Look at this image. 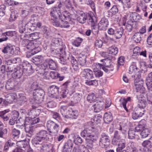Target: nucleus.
Masks as SVG:
<instances>
[{"label":"nucleus","instance_id":"e433bc0d","mask_svg":"<svg viewBox=\"0 0 152 152\" xmlns=\"http://www.w3.org/2000/svg\"><path fill=\"white\" fill-rule=\"evenodd\" d=\"M23 142L22 144V145L21 146V148H23L24 149H23V151H25V152L27 151H30L31 148L30 147V145L27 143H26L24 141H22Z\"/></svg>","mask_w":152,"mask_h":152},{"label":"nucleus","instance_id":"412c9836","mask_svg":"<svg viewBox=\"0 0 152 152\" xmlns=\"http://www.w3.org/2000/svg\"><path fill=\"white\" fill-rule=\"evenodd\" d=\"M137 98L138 99L137 105L138 107L142 109H144L147 104L146 101L144 99H141L140 97L139 96H137Z\"/></svg>","mask_w":152,"mask_h":152},{"label":"nucleus","instance_id":"0e129e2a","mask_svg":"<svg viewBox=\"0 0 152 152\" xmlns=\"http://www.w3.org/2000/svg\"><path fill=\"white\" fill-rule=\"evenodd\" d=\"M127 123L128 121L126 120H124L121 122H120L119 124V127H121H121H122L127 128Z\"/></svg>","mask_w":152,"mask_h":152},{"label":"nucleus","instance_id":"c03bdc74","mask_svg":"<svg viewBox=\"0 0 152 152\" xmlns=\"http://www.w3.org/2000/svg\"><path fill=\"white\" fill-rule=\"evenodd\" d=\"M6 3L9 6H14L17 5L19 2L12 0H7Z\"/></svg>","mask_w":152,"mask_h":152},{"label":"nucleus","instance_id":"4468645a","mask_svg":"<svg viewBox=\"0 0 152 152\" xmlns=\"http://www.w3.org/2000/svg\"><path fill=\"white\" fill-rule=\"evenodd\" d=\"M39 72L41 75L43 76L44 79H49L50 72L47 67H42V69Z\"/></svg>","mask_w":152,"mask_h":152},{"label":"nucleus","instance_id":"a211bd4d","mask_svg":"<svg viewBox=\"0 0 152 152\" xmlns=\"http://www.w3.org/2000/svg\"><path fill=\"white\" fill-rule=\"evenodd\" d=\"M27 19V18L24 19L20 23L19 25V31L20 33H23L25 31L26 29H27V27L26 21Z\"/></svg>","mask_w":152,"mask_h":152},{"label":"nucleus","instance_id":"69168bd1","mask_svg":"<svg viewBox=\"0 0 152 152\" xmlns=\"http://www.w3.org/2000/svg\"><path fill=\"white\" fill-rule=\"evenodd\" d=\"M44 33V36L45 37H47L50 34V32L49 29L47 27L44 28L43 30Z\"/></svg>","mask_w":152,"mask_h":152},{"label":"nucleus","instance_id":"a878e982","mask_svg":"<svg viewBox=\"0 0 152 152\" xmlns=\"http://www.w3.org/2000/svg\"><path fill=\"white\" fill-rule=\"evenodd\" d=\"M35 24H33L30 22H28L27 23L26 27H27V31L30 32V31H34L36 28V27L35 26Z\"/></svg>","mask_w":152,"mask_h":152},{"label":"nucleus","instance_id":"c9c22d12","mask_svg":"<svg viewBox=\"0 0 152 152\" xmlns=\"http://www.w3.org/2000/svg\"><path fill=\"white\" fill-rule=\"evenodd\" d=\"M96 97L94 93L90 94L87 97V100L90 103L94 102L96 99Z\"/></svg>","mask_w":152,"mask_h":152},{"label":"nucleus","instance_id":"6e6d98bb","mask_svg":"<svg viewBox=\"0 0 152 152\" xmlns=\"http://www.w3.org/2000/svg\"><path fill=\"white\" fill-rule=\"evenodd\" d=\"M20 130L15 128H14L12 130V134L14 137H16L20 134Z\"/></svg>","mask_w":152,"mask_h":152},{"label":"nucleus","instance_id":"79ce46f5","mask_svg":"<svg viewBox=\"0 0 152 152\" xmlns=\"http://www.w3.org/2000/svg\"><path fill=\"white\" fill-rule=\"evenodd\" d=\"M101 118L102 116L100 115H98L94 117L93 120L94 121V123L97 124L100 123Z\"/></svg>","mask_w":152,"mask_h":152},{"label":"nucleus","instance_id":"cd10ccee","mask_svg":"<svg viewBox=\"0 0 152 152\" xmlns=\"http://www.w3.org/2000/svg\"><path fill=\"white\" fill-rule=\"evenodd\" d=\"M118 48L115 46H112L108 48L109 53L113 55H116L118 53Z\"/></svg>","mask_w":152,"mask_h":152},{"label":"nucleus","instance_id":"338daca9","mask_svg":"<svg viewBox=\"0 0 152 152\" xmlns=\"http://www.w3.org/2000/svg\"><path fill=\"white\" fill-rule=\"evenodd\" d=\"M33 59L36 61L41 62L43 60V57L41 55L36 56L34 57Z\"/></svg>","mask_w":152,"mask_h":152},{"label":"nucleus","instance_id":"dca6fc26","mask_svg":"<svg viewBox=\"0 0 152 152\" xmlns=\"http://www.w3.org/2000/svg\"><path fill=\"white\" fill-rule=\"evenodd\" d=\"M82 73L83 76L86 79L89 80L94 77L93 72L90 69H84Z\"/></svg>","mask_w":152,"mask_h":152},{"label":"nucleus","instance_id":"a18cd8bd","mask_svg":"<svg viewBox=\"0 0 152 152\" xmlns=\"http://www.w3.org/2000/svg\"><path fill=\"white\" fill-rule=\"evenodd\" d=\"M96 22V19L95 20V22L94 25H92L91 23V22H89V24L91 25L92 27V31L95 34H97L99 31L98 29H99L98 28H97L96 26V25L95 24Z\"/></svg>","mask_w":152,"mask_h":152},{"label":"nucleus","instance_id":"de8ad7c7","mask_svg":"<svg viewBox=\"0 0 152 152\" xmlns=\"http://www.w3.org/2000/svg\"><path fill=\"white\" fill-rule=\"evenodd\" d=\"M23 73L22 71L20 70H18L15 71L14 72V74L17 78H20L22 75Z\"/></svg>","mask_w":152,"mask_h":152},{"label":"nucleus","instance_id":"1a4fd4ad","mask_svg":"<svg viewBox=\"0 0 152 152\" xmlns=\"http://www.w3.org/2000/svg\"><path fill=\"white\" fill-rule=\"evenodd\" d=\"M26 48L28 49L31 50L35 53H37L40 51V48L39 47V43L37 42H34L33 41H29Z\"/></svg>","mask_w":152,"mask_h":152},{"label":"nucleus","instance_id":"4be33fe9","mask_svg":"<svg viewBox=\"0 0 152 152\" xmlns=\"http://www.w3.org/2000/svg\"><path fill=\"white\" fill-rule=\"evenodd\" d=\"M25 122V129L26 132L30 134L29 136H31L33 134V129L32 126L30 124H27Z\"/></svg>","mask_w":152,"mask_h":152},{"label":"nucleus","instance_id":"c756f323","mask_svg":"<svg viewBox=\"0 0 152 152\" xmlns=\"http://www.w3.org/2000/svg\"><path fill=\"white\" fill-rule=\"evenodd\" d=\"M150 132V130L147 128H144L141 131L140 135L142 138H144L148 137Z\"/></svg>","mask_w":152,"mask_h":152},{"label":"nucleus","instance_id":"3c124183","mask_svg":"<svg viewBox=\"0 0 152 152\" xmlns=\"http://www.w3.org/2000/svg\"><path fill=\"white\" fill-rule=\"evenodd\" d=\"M128 138L131 139H133L135 136V132L132 130H129L128 133Z\"/></svg>","mask_w":152,"mask_h":152},{"label":"nucleus","instance_id":"7ed1b4c3","mask_svg":"<svg viewBox=\"0 0 152 152\" xmlns=\"http://www.w3.org/2000/svg\"><path fill=\"white\" fill-rule=\"evenodd\" d=\"M59 88L55 85L50 86L48 89V94L49 96L51 98L56 99L57 101L61 100V97L58 95V92Z\"/></svg>","mask_w":152,"mask_h":152},{"label":"nucleus","instance_id":"2eb2a0df","mask_svg":"<svg viewBox=\"0 0 152 152\" xmlns=\"http://www.w3.org/2000/svg\"><path fill=\"white\" fill-rule=\"evenodd\" d=\"M122 140H124V139H121V137L119 134L118 132L115 131L114 132V137L112 141L113 144L114 145H117Z\"/></svg>","mask_w":152,"mask_h":152},{"label":"nucleus","instance_id":"a19ab883","mask_svg":"<svg viewBox=\"0 0 152 152\" xmlns=\"http://www.w3.org/2000/svg\"><path fill=\"white\" fill-rule=\"evenodd\" d=\"M19 102L21 104L20 105H22V104L26 101V99L25 96L22 95L21 94H19Z\"/></svg>","mask_w":152,"mask_h":152},{"label":"nucleus","instance_id":"6ab92c4d","mask_svg":"<svg viewBox=\"0 0 152 152\" xmlns=\"http://www.w3.org/2000/svg\"><path fill=\"white\" fill-rule=\"evenodd\" d=\"M2 51L4 53H8L10 55H13L14 54V50L13 47L10 44L7 45L4 48Z\"/></svg>","mask_w":152,"mask_h":152},{"label":"nucleus","instance_id":"ea45409f","mask_svg":"<svg viewBox=\"0 0 152 152\" xmlns=\"http://www.w3.org/2000/svg\"><path fill=\"white\" fill-rule=\"evenodd\" d=\"M137 114H138L141 117L144 114L145 110L139 107H136L134 110Z\"/></svg>","mask_w":152,"mask_h":152},{"label":"nucleus","instance_id":"f704fd0d","mask_svg":"<svg viewBox=\"0 0 152 152\" xmlns=\"http://www.w3.org/2000/svg\"><path fill=\"white\" fill-rule=\"evenodd\" d=\"M123 29L122 28H121L117 30V31L114 34V36L116 39L121 38L123 34Z\"/></svg>","mask_w":152,"mask_h":152},{"label":"nucleus","instance_id":"e2e57ef3","mask_svg":"<svg viewBox=\"0 0 152 152\" xmlns=\"http://www.w3.org/2000/svg\"><path fill=\"white\" fill-rule=\"evenodd\" d=\"M7 129H3L2 128H0V137H3V135L7 133Z\"/></svg>","mask_w":152,"mask_h":152},{"label":"nucleus","instance_id":"49530a36","mask_svg":"<svg viewBox=\"0 0 152 152\" xmlns=\"http://www.w3.org/2000/svg\"><path fill=\"white\" fill-rule=\"evenodd\" d=\"M60 26L61 28H67L69 27V25L67 21L61 20Z\"/></svg>","mask_w":152,"mask_h":152},{"label":"nucleus","instance_id":"13d9d810","mask_svg":"<svg viewBox=\"0 0 152 152\" xmlns=\"http://www.w3.org/2000/svg\"><path fill=\"white\" fill-rule=\"evenodd\" d=\"M91 134H92L93 135H96L97 136V134H98L99 133V130L97 128H94L91 127Z\"/></svg>","mask_w":152,"mask_h":152},{"label":"nucleus","instance_id":"20e7f679","mask_svg":"<svg viewBox=\"0 0 152 152\" xmlns=\"http://www.w3.org/2000/svg\"><path fill=\"white\" fill-rule=\"evenodd\" d=\"M91 127H90L88 128L85 129L81 133V136L83 137H86L88 138V139L91 140L93 144H95L97 142L98 137L96 135H93L91 134Z\"/></svg>","mask_w":152,"mask_h":152},{"label":"nucleus","instance_id":"5fc2aeb1","mask_svg":"<svg viewBox=\"0 0 152 152\" xmlns=\"http://www.w3.org/2000/svg\"><path fill=\"white\" fill-rule=\"evenodd\" d=\"M55 125V123L51 121H48L47 123V126L48 129H53V127Z\"/></svg>","mask_w":152,"mask_h":152},{"label":"nucleus","instance_id":"4c0bfd02","mask_svg":"<svg viewBox=\"0 0 152 152\" xmlns=\"http://www.w3.org/2000/svg\"><path fill=\"white\" fill-rule=\"evenodd\" d=\"M83 39L78 37L77 38L73 43V45L76 47H78L80 45V43L83 41Z\"/></svg>","mask_w":152,"mask_h":152},{"label":"nucleus","instance_id":"423d86ee","mask_svg":"<svg viewBox=\"0 0 152 152\" xmlns=\"http://www.w3.org/2000/svg\"><path fill=\"white\" fill-rule=\"evenodd\" d=\"M58 9L57 7H54L52 8L50 12L51 22L53 26L56 27L60 26V22H59L57 18V15L61 14L59 10H57Z\"/></svg>","mask_w":152,"mask_h":152},{"label":"nucleus","instance_id":"58836bf2","mask_svg":"<svg viewBox=\"0 0 152 152\" xmlns=\"http://www.w3.org/2000/svg\"><path fill=\"white\" fill-rule=\"evenodd\" d=\"M73 144L71 141H68L66 142L64 146L65 149H71L72 147Z\"/></svg>","mask_w":152,"mask_h":152},{"label":"nucleus","instance_id":"5701e85b","mask_svg":"<svg viewBox=\"0 0 152 152\" xmlns=\"http://www.w3.org/2000/svg\"><path fill=\"white\" fill-rule=\"evenodd\" d=\"M142 35L140 33L137 32L133 36V40L136 43H139L141 40V36Z\"/></svg>","mask_w":152,"mask_h":152},{"label":"nucleus","instance_id":"f03ea898","mask_svg":"<svg viewBox=\"0 0 152 152\" xmlns=\"http://www.w3.org/2000/svg\"><path fill=\"white\" fill-rule=\"evenodd\" d=\"M77 19L80 23H84L86 20H87L88 23L91 22L92 25H94L96 17L94 16H91L89 14L86 15L85 13H82L77 18Z\"/></svg>","mask_w":152,"mask_h":152},{"label":"nucleus","instance_id":"f257e3e1","mask_svg":"<svg viewBox=\"0 0 152 152\" xmlns=\"http://www.w3.org/2000/svg\"><path fill=\"white\" fill-rule=\"evenodd\" d=\"M44 95V90L40 88L37 89L33 92L32 99L34 103H40L42 100Z\"/></svg>","mask_w":152,"mask_h":152},{"label":"nucleus","instance_id":"f3484780","mask_svg":"<svg viewBox=\"0 0 152 152\" xmlns=\"http://www.w3.org/2000/svg\"><path fill=\"white\" fill-rule=\"evenodd\" d=\"M17 98V95L15 93H11L8 94L7 95L6 101L9 103L11 104Z\"/></svg>","mask_w":152,"mask_h":152},{"label":"nucleus","instance_id":"052dcab7","mask_svg":"<svg viewBox=\"0 0 152 152\" xmlns=\"http://www.w3.org/2000/svg\"><path fill=\"white\" fill-rule=\"evenodd\" d=\"M144 127H145L143 125L140 124L135 127V130L137 132L142 131Z\"/></svg>","mask_w":152,"mask_h":152},{"label":"nucleus","instance_id":"680f3d73","mask_svg":"<svg viewBox=\"0 0 152 152\" xmlns=\"http://www.w3.org/2000/svg\"><path fill=\"white\" fill-rule=\"evenodd\" d=\"M78 150L79 152H88V150L83 145L78 146Z\"/></svg>","mask_w":152,"mask_h":152},{"label":"nucleus","instance_id":"b1692460","mask_svg":"<svg viewBox=\"0 0 152 152\" xmlns=\"http://www.w3.org/2000/svg\"><path fill=\"white\" fill-rule=\"evenodd\" d=\"M131 100V98L130 97H128L127 99L121 98L119 101L121 102V105H122L124 109L127 112H129V110L126 107V104L128 101H129Z\"/></svg>","mask_w":152,"mask_h":152},{"label":"nucleus","instance_id":"473e14b6","mask_svg":"<svg viewBox=\"0 0 152 152\" xmlns=\"http://www.w3.org/2000/svg\"><path fill=\"white\" fill-rule=\"evenodd\" d=\"M71 63L73 68L75 70H77L78 69V64L77 60L73 56L70 57Z\"/></svg>","mask_w":152,"mask_h":152},{"label":"nucleus","instance_id":"603ef678","mask_svg":"<svg viewBox=\"0 0 152 152\" xmlns=\"http://www.w3.org/2000/svg\"><path fill=\"white\" fill-rule=\"evenodd\" d=\"M93 71L94 72L95 75L96 77H101L103 75L102 72L100 69L98 70L95 69V70H93Z\"/></svg>","mask_w":152,"mask_h":152},{"label":"nucleus","instance_id":"4d7b16f0","mask_svg":"<svg viewBox=\"0 0 152 152\" xmlns=\"http://www.w3.org/2000/svg\"><path fill=\"white\" fill-rule=\"evenodd\" d=\"M30 37L33 39H39L38 34L37 32L31 33L29 34Z\"/></svg>","mask_w":152,"mask_h":152},{"label":"nucleus","instance_id":"7c9ffc66","mask_svg":"<svg viewBox=\"0 0 152 152\" xmlns=\"http://www.w3.org/2000/svg\"><path fill=\"white\" fill-rule=\"evenodd\" d=\"M86 57L85 56H79L78 58V61L80 64L82 66H84L86 65Z\"/></svg>","mask_w":152,"mask_h":152},{"label":"nucleus","instance_id":"72a5a7b5","mask_svg":"<svg viewBox=\"0 0 152 152\" xmlns=\"http://www.w3.org/2000/svg\"><path fill=\"white\" fill-rule=\"evenodd\" d=\"M41 152H51V148H49L47 145H44L41 147L40 149Z\"/></svg>","mask_w":152,"mask_h":152},{"label":"nucleus","instance_id":"aec40b11","mask_svg":"<svg viewBox=\"0 0 152 152\" xmlns=\"http://www.w3.org/2000/svg\"><path fill=\"white\" fill-rule=\"evenodd\" d=\"M103 102H96L93 106L94 111L98 112L100 111L103 109Z\"/></svg>","mask_w":152,"mask_h":152},{"label":"nucleus","instance_id":"ddd939ff","mask_svg":"<svg viewBox=\"0 0 152 152\" xmlns=\"http://www.w3.org/2000/svg\"><path fill=\"white\" fill-rule=\"evenodd\" d=\"M108 25V20L105 18H102L98 24V29L100 30H105L106 29Z\"/></svg>","mask_w":152,"mask_h":152},{"label":"nucleus","instance_id":"39448f33","mask_svg":"<svg viewBox=\"0 0 152 152\" xmlns=\"http://www.w3.org/2000/svg\"><path fill=\"white\" fill-rule=\"evenodd\" d=\"M102 61H103L104 63L102 64L99 63H94L92 66V68L93 70L96 69V70H99L102 68V69L104 70L105 72H107L108 69H105L104 67V66H105L107 67H109L112 66L111 64H108V63H110L111 62L110 60H107L106 59H103L101 60Z\"/></svg>","mask_w":152,"mask_h":152},{"label":"nucleus","instance_id":"bf43d9fd","mask_svg":"<svg viewBox=\"0 0 152 152\" xmlns=\"http://www.w3.org/2000/svg\"><path fill=\"white\" fill-rule=\"evenodd\" d=\"M103 44L102 41L100 39L96 40L95 43V46L98 48H101Z\"/></svg>","mask_w":152,"mask_h":152},{"label":"nucleus","instance_id":"c85d7f7f","mask_svg":"<svg viewBox=\"0 0 152 152\" xmlns=\"http://www.w3.org/2000/svg\"><path fill=\"white\" fill-rule=\"evenodd\" d=\"M18 16V12L16 11L15 10L11 12L9 21L12 22L15 21Z\"/></svg>","mask_w":152,"mask_h":152},{"label":"nucleus","instance_id":"0eeeda50","mask_svg":"<svg viewBox=\"0 0 152 152\" xmlns=\"http://www.w3.org/2000/svg\"><path fill=\"white\" fill-rule=\"evenodd\" d=\"M110 141L109 137L105 134L102 133L101 135L98 144H96L102 148H106L110 145Z\"/></svg>","mask_w":152,"mask_h":152},{"label":"nucleus","instance_id":"f8f14e48","mask_svg":"<svg viewBox=\"0 0 152 152\" xmlns=\"http://www.w3.org/2000/svg\"><path fill=\"white\" fill-rule=\"evenodd\" d=\"M138 80L137 79H135L134 81V87L136 90L137 92H139L142 94L144 93L145 88L142 85L143 83L142 81H139L138 82H136Z\"/></svg>","mask_w":152,"mask_h":152},{"label":"nucleus","instance_id":"6e6552de","mask_svg":"<svg viewBox=\"0 0 152 152\" xmlns=\"http://www.w3.org/2000/svg\"><path fill=\"white\" fill-rule=\"evenodd\" d=\"M49 134L45 130H42L40 131L36 134V137L34 140V143L37 144H38V142H41L45 140H47L48 139V136Z\"/></svg>","mask_w":152,"mask_h":152},{"label":"nucleus","instance_id":"bb28decb","mask_svg":"<svg viewBox=\"0 0 152 152\" xmlns=\"http://www.w3.org/2000/svg\"><path fill=\"white\" fill-rule=\"evenodd\" d=\"M67 107L66 106H63L60 107V112L63 116L65 117L66 118H67L68 117L67 115Z\"/></svg>","mask_w":152,"mask_h":152},{"label":"nucleus","instance_id":"393cba45","mask_svg":"<svg viewBox=\"0 0 152 152\" xmlns=\"http://www.w3.org/2000/svg\"><path fill=\"white\" fill-rule=\"evenodd\" d=\"M113 117L111 114L105 113L104 115V120L106 123L108 124L112 121Z\"/></svg>","mask_w":152,"mask_h":152},{"label":"nucleus","instance_id":"9d476101","mask_svg":"<svg viewBox=\"0 0 152 152\" xmlns=\"http://www.w3.org/2000/svg\"><path fill=\"white\" fill-rule=\"evenodd\" d=\"M48 65L49 68L51 69L55 70L56 67L55 62L51 59H46L44 63L42 65V67H47L48 68Z\"/></svg>","mask_w":152,"mask_h":152},{"label":"nucleus","instance_id":"8fccbe9b","mask_svg":"<svg viewBox=\"0 0 152 152\" xmlns=\"http://www.w3.org/2000/svg\"><path fill=\"white\" fill-rule=\"evenodd\" d=\"M15 66L12 65H7V69H6V71L7 72H12L14 71L15 70Z\"/></svg>","mask_w":152,"mask_h":152},{"label":"nucleus","instance_id":"774afa93","mask_svg":"<svg viewBox=\"0 0 152 152\" xmlns=\"http://www.w3.org/2000/svg\"><path fill=\"white\" fill-rule=\"evenodd\" d=\"M129 144L131 145L130 148V151L132 152H138V150L133 145V143L132 142H130Z\"/></svg>","mask_w":152,"mask_h":152},{"label":"nucleus","instance_id":"37998d69","mask_svg":"<svg viewBox=\"0 0 152 152\" xmlns=\"http://www.w3.org/2000/svg\"><path fill=\"white\" fill-rule=\"evenodd\" d=\"M59 74L56 71H51L50 72V76L53 79L58 78Z\"/></svg>","mask_w":152,"mask_h":152},{"label":"nucleus","instance_id":"864d4df0","mask_svg":"<svg viewBox=\"0 0 152 152\" xmlns=\"http://www.w3.org/2000/svg\"><path fill=\"white\" fill-rule=\"evenodd\" d=\"M146 85L148 90L152 91V80H148L146 83Z\"/></svg>","mask_w":152,"mask_h":152},{"label":"nucleus","instance_id":"09e8293b","mask_svg":"<svg viewBox=\"0 0 152 152\" xmlns=\"http://www.w3.org/2000/svg\"><path fill=\"white\" fill-rule=\"evenodd\" d=\"M82 97V95L80 93H76L74 96V99L77 103L80 101Z\"/></svg>","mask_w":152,"mask_h":152},{"label":"nucleus","instance_id":"2f4dec72","mask_svg":"<svg viewBox=\"0 0 152 152\" xmlns=\"http://www.w3.org/2000/svg\"><path fill=\"white\" fill-rule=\"evenodd\" d=\"M117 145L118 146V148L117 149V151L122 150L125 147L126 143L125 141L124 140H122V141L118 144Z\"/></svg>","mask_w":152,"mask_h":152},{"label":"nucleus","instance_id":"9b49d317","mask_svg":"<svg viewBox=\"0 0 152 152\" xmlns=\"http://www.w3.org/2000/svg\"><path fill=\"white\" fill-rule=\"evenodd\" d=\"M129 73L130 74H133L132 75V77L138 78H140V72L138 71L137 68L136 66L134 65H131L129 68Z\"/></svg>","mask_w":152,"mask_h":152}]
</instances>
